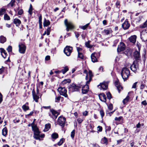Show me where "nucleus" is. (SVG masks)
<instances>
[{"label": "nucleus", "instance_id": "f257e3e1", "mask_svg": "<svg viewBox=\"0 0 147 147\" xmlns=\"http://www.w3.org/2000/svg\"><path fill=\"white\" fill-rule=\"evenodd\" d=\"M32 126V129L34 131V137L36 140H40V138H43L45 137V135L43 134H40V132L39 131L36 125H35L34 121L31 124H29L28 125V127Z\"/></svg>", "mask_w": 147, "mask_h": 147}, {"label": "nucleus", "instance_id": "f03ea898", "mask_svg": "<svg viewBox=\"0 0 147 147\" xmlns=\"http://www.w3.org/2000/svg\"><path fill=\"white\" fill-rule=\"evenodd\" d=\"M121 74L123 79L125 81L129 77L130 74V71L127 68L124 67L121 71Z\"/></svg>", "mask_w": 147, "mask_h": 147}, {"label": "nucleus", "instance_id": "7ed1b4c3", "mask_svg": "<svg viewBox=\"0 0 147 147\" xmlns=\"http://www.w3.org/2000/svg\"><path fill=\"white\" fill-rule=\"evenodd\" d=\"M84 73L86 74L85 79L86 80H88L86 81L87 84H89L92 80V78L93 76V75L92 71L89 70L88 73L87 71L85 69L84 70Z\"/></svg>", "mask_w": 147, "mask_h": 147}, {"label": "nucleus", "instance_id": "20e7f679", "mask_svg": "<svg viewBox=\"0 0 147 147\" xmlns=\"http://www.w3.org/2000/svg\"><path fill=\"white\" fill-rule=\"evenodd\" d=\"M64 24L66 27V30L67 31L74 29L75 26L73 24L70 22H68L67 19L64 20Z\"/></svg>", "mask_w": 147, "mask_h": 147}, {"label": "nucleus", "instance_id": "39448f33", "mask_svg": "<svg viewBox=\"0 0 147 147\" xmlns=\"http://www.w3.org/2000/svg\"><path fill=\"white\" fill-rule=\"evenodd\" d=\"M50 111L51 113H50L49 115L53 119H55L59 114V113L53 109H51Z\"/></svg>", "mask_w": 147, "mask_h": 147}, {"label": "nucleus", "instance_id": "423d86ee", "mask_svg": "<svg viewBox=\"0 0 147 147\" xmlns=\"http://www.w3.org/2000/svg\"><path fill=\"white\" fill-rule=\"evenodd\" d=\"M58 90L60 95L64 96L65 97H67V91L65 88L60 87L58 88Z\"/></svg>", "mask_w": 147, "mask_h": 147}, {"label": "nucleus", "instance_id": "0eeeda50", "mask_svg": "<svg viewBox=\"0 0 147 147\" xmlns=\"http://www.w3.org/2000/svg\"><path fill=\"white\" fill-rule=\"evenodd\" d=\"M65 121L66 118L65 117L60 116L58 119L57 123L63 127L65 125Z\"/></svg>", "mask_w": 147, "mask_h": 147}, {"label": "nucleus", "instance_id": "6e6552de", "mask_svg": "<svg viewBox=\"0 0 147 147\" xmlns=\"http://www.w3.org/2000/svg\"><path fill=\"white\" fill-rule=\"evenodd\" d=\"M81 85H76L75 84H72L69 88L70 90L72 92L78 91L81 88Z\"/></svg>", "mask_w": 147, "mask_h": 147}, {"label": "nucleus", "instance_id": "1a4fd4ad", "mask_svg": "<svg viewBox=\"0 0 147 147\" xmlns=\"http://www.w3.org/2000/svg\"><path fill=\"white\" fill-rule=\"evenodd\" d=\"M19 52L21 54L25 53L26 49V46L22 43H20L18 45Z\"/></svg>", "mask_w": 147, "mask_h": 147}, {"label": "nucleus", "instance_id": "9d476101", "mask_svg": "<svg viewBox=\"0 0 147 147\" xmlns=\"http://www.w3.org/2000/svg\"><path fill=\"white\" fill-rule=\"evenodd\" d=\"M140 37L143 41H147V30H144L141 33Z\"/></svg>", "mask_w": 147, "mask_h": 147}, {"label": "nucleus", "instance_id": "9b49d317", "mask_svg": "<svg viewBox=\"0 0 147 147\" xmlns=\"http://www.w3.org/2000/svg\"><path fill=\"white\" fill-rule=\"evenodd\" d=\"M98 87L101 90H106L108 88V83L106 82H103L102 83H100L99 85L98 86Z\"/></svg>", "mask_w": 147, "mask_h": 147}, {"label": "nucleus", "instance_id": "f8f14e48", "mask_svg": "<svg viewBox=\"0 0 147 147\" xmlns=\"http://www.w3.org/2000/svg\"><path fill=\"white\" fill-rule=\"evenodd\" d=\"M100 56V53H92L91 55V59L92 61L94 63L97 61V60L96 57H98Z\"/></svg>", "mask_w": 147, "mask_h": 147}, {"label": "nucleus", "instance_id": "ddd939ff", "mask_svg": "<svg viewBox=\"0 0 147 147\" xmlns=\"http://www.w3.org/2000/svg\"><path fill=\"white\" fill-rule=\"evenodd\" d=\"M131 70L135 73L137 72L138 70V65L137 63L134 62L130 67Z\"/></svg>", "mask_w": 147, "mask_h": 147}, {"label": "nucleus", "instance_id": "4468645a", "mask_svg": "<svg viewBox=\"0 0 147 147\" xmlns=\"http://www.w3.org/2000/svg\"><path fill=\"white\" fill-rule=\"evenodd\" d=\"M72 47L69 46H66L64 50V52L66 55L69 56L70 55L72 52Z\"/></svg>", "mask_w": 147, "mask_h": 147}, {"label": "nucleus", "instance_id": "2eb2a0df", "mask_svg": "<svg viewBox=\"0 0 147 147\" xmlns=\"http://www.w3.org/2000/svg\"><path fill=\"white\" fill-rule=\"evenodd\" d=\"M125 48V46L124 44L122 42L120 43V44L118 46L117 49V52H120L121 51H124Z\"/></svg>", "mask_w": 147, "mask_h": 147}, {"label": "nucleus", "instance_id": "dca6fc26", "mask_svg": "<svg viewBox=\"0 0 147 147\" xmlns=\"http://www.w3.org/2000/svg\"><path fill=\"white\" fill-rule=\"evenodd\" d=\"M88 84H86L84 86L81 85V87L82 88V92L83 94H85L88 91L89 88Z\"/></svg>", "mask_w": 147, "mask_h": 147}, {"label": "nucleus", "instance_id": "f3484780", "mask_svg": "<svg viewBox=\"0 0 147 147\" xmlns=\"http://www.w3.org/2000/svg\"><path fill=\"white\" fill-rule=\"evenodd\" d=\"M130 24L127 19H126L124 22L122 24V27L123 29L125 30L128 29L130 26Z\"/></svg>", "mask_w": 147, "mask_h": 147}, {"label": "nucleus", "instance_id": "a211bd4d", "mask_svg": "<svg viewBox=\"0 0 147 147\" xmlns=\"http://www.w3.org/2000/svg\"><path fill=\"white\" fill-rule=\"evenodd\" d=\"M32 93L33 99L36 102H38V100L39 98V96L36 94L34 89L32 90Z\"/></svg>", "mask_w": 147, "mask_h": 147}, {"label": "nucleus", "instance_id": "6ab92c4d", "mask_svg": "<svg viewBox=\"0 0 147 147\" xmlns=\"http://www.w3.org/2000/svg\"><path fill=\"white\" fill-rule=\"evenodd\" d=\"M115 85L117 87L119 93L120 92L121 90L122 89V88L120 85V83L118 81V80L117 79L115 82Z\"/></svg>", "mask_w": 147, "mask_h": 147}, {"label": "nucleus", "instance_id": "aec40b11", "mask_svg": "<svg viewBox=\"0 0 147 147\" xmlns=\"http://www.w3.org/2000/svg\"><path fill=\"white\" fill-rule=\"evenodd\" d=\"M99 98L100 100L104 102H106V95L104 93H101L99 95Z\"/></svg>", "mask_w": 147, "mask_h": 147}, {"label": "nucleus", "instance_id": "412c9836", "mask_svg": "<svg viewBox=\"0 0 147 147\" xmlns=\"http://www.w3.org/2000/svg\"><path fill=\"white\" fill-rule=\"evenodd\" d=\"M134 56L136 60H139L140 57V52L137 51H135L134 53Z\"/></svg>", "mask_w": 147, "mask_h": 147}, {"label": "nucleus", "instance_id": "4be33fe9", "mask_svg": "<svg viewBox=\"0 0 147 147\" xmlns=\"http://www.w3.org/2000/svg\"><path fill=\"white\" fill-rule=\"evenodd\" d=\"M136 38V36L135 35L131 36L129 38L130 41L133 43H135Z\"/></svg>", "mask_w": 147, "mask_h": 147}, {"label": "nucleus", "instance_id": "5701e85b", "mask_svg": "<svg viewBox=\"0 0 147 147\" xmlns=\"http://www.w3.org/2000/svg\"><path fill=\"white\" fill-rule=\"evenodd\" d=\"M13 23L15 24L16 26H18L21 23L20 20L18 19H15L13 20Z\"/></svg>", "mask_w": 147, "mask_h": 147}, {"label": "nucleus", "instance_id": "b1692460", "mask_svg": "<svg viewBox=\"0 0 147 147\" xmlns=\"http://www.w3.org/2000/svg\"><path fill=\"white\" fill-rule=\"evenodd\" d=\"M50 22L49 20H46L45 18L44 19L43 22V26L44 27L50 25Z\"/></svg>", "mask_w": 147, "mask_h": 147}, {"label": "nucleus", "instance_id": "393cba45", "mask_svg": "<svg viewBox=\"0 0 147 147\" xmlns=\"http://www.w3.org/2000/svg\"><path fill=\"white\" fill-rule=\"evenodd\" d=\"M7 133V129L6 127H5L2 130V134L4 136H6Z\"/></svg>", "mask_w": 147, "mask_h": 147}, {"label": "nucleus", "instance_id": "a878e982", "mask_svg": "<svg viewBox=\"0 0 147 147\" xmlns=\"http://www.w3.org/2000/svg\"><path fill=\"white\" fill-rule=\"evenodd\" d=\"M101 142L102 144H107L108 143V140L107 138L104 137L101 139Z\"/></svg>", "mask_w": 147, "mask_h": 147}, {"label": "nucleus", "instance_id": "bb28decb", "mask_svg": "<svg viewBox=\"0 0 147 147\" xmlns=\"http://www.w3.org/2000/svg\"><path fill=\"white\" fill-rule=\"evenodd\" d=\"M6 39L5 37L3 36H1L0 37V42L2 43H3L6 42Z\"/></svg>", "mask_w": 147, "mask_h": 147}, {"label": "nucleus", "instance_id": "cd10ccee", "mask_svg": "<svg viewBox=\"0 0 147 147\" xmlns=\"http://www.w3.org/2000/svg\"><path fill=\"white\" fill-rule=\"evenodd\" d=\"M51 127V125L49 123L46 124L45 125V127L44 129L45 131H48L50 128Z\"/></svg>", "mask_w": 147, "mask_h": 147}, {"label": "nucleus", "instance_id": "c85d7f7f", "mask_svg": "<svg viewBox=\"0 0 147 147\" xmlns=\"http://www.w3.org/2000/svg\"><path fill=\"white\" fill-rule=\"evenodd\" d=\"M69 69L67 66H66L64 67L63 69H62L61 70V72H62L63 74L65 73Z\"/></svg>", "mask_w": 147, "mask_h": 147}, {"label": "nucleus", "instance_id": "c756f323", "mask_svg": "<svg viewBox=\"0 0 147 147\" xmlns=\"http://www.w3.org/2000/svg\"><path fill=\"white\" fill-rule=\"evenodd\" d=\"M22 108L24 111H26L28 110L29 109V107L28 106L26 105H23L22 106Z\"/></svg>", "mask_w": 147, "mask_h": 147}, {"label": "nucleus", "instance_id": "7c9ffc66", "mask_svg": "<svg viewBox=\"0 0 147 147\" xmlns=\"http://www.w3.org/2000/svg\"><path fill=\"white\" fill-rule=\"evenodd\" d=\"M90 41L88 40L87 42H86L85 43L86 46L88 48H91L92 47V45H90Z\"/></svg>", "mask_w": 147, "mask_h": 147}, {"label": "nucleus", "instance_id": "2f4dec72", "mask_svg": "<svg viewBox=\"0 0 147 147\" xmlns=\"http://www.w3.org/2000/svg\"><path fill=\"white\" fill-rule=\"evenodd\" d=\"M129 96H127V97L123 99V102L124 104H126L129 100Z\"/></svg>", "mask_w": 147, "mask_h": 147}, {"label": "nucleus", "instance_id": "473e14b6", "mask_svg": "<svg viewBox=\"0 0 147 147\" xmlns=\"http://www.w3.org/2000/svg\"><path fill=\"white\" fill-rule=\"evenodd\" d=\"M51 137L52 138L55 139L58 137V135L57 133H54L52 134Z\"/></svg>", "mask_w": 147, "mask_h": 147}, {"label": "nucleus", "instance_id": "72a5a7b5", "mask_svg": "<svg viewBox=\"0 0 147 147\" xmlns=\"http://www.w3.org/2000/svg\"><path fill=\"white\" fill-rule=\"evenodd\" d=\"M6 10V9L5 8H1L0 9V16L4 14L5 13Z\"/></svg>", "mask_w": 147, "mask_h": 147}, {"label": "nucleus", "instance_id": "f704fd0d", "mask_svg": "<svg viewBox=\"0 0 147 147\" xmlns=\"http://www.w3.org/2000/svg\"><path fill=\"white\" fill-rule=\"evenodd\" d=\"M71 82V80L69 79H65L62 82V83L63 84H65L67 83H70Z\"/></svg>", "mask_w": 147, "mask_h": 147}, {"label": "nucleus", "instance_id": "c9c22d12", "mask_svg": "<svg viewBox=\"0 0 147 147\" xmlns=\"http://www.w3.org/2000/svg\"><path fill=\"white\" fill-rule=\"evenodd\" d=\"M4 19L5 20H10V18L7 13H5L4 15Z\"/></svg>", "mask_w": 147, "mask_h": 147}, {"label": "nucleus", "instance_id": "e433bc0d", "mask_svg": "<svg viewBox=\"0 0 147 147\" xmlns=\"http://www.w3.org/2000/svg\"><path fill=\"white\" fill-rule=\"evenodd\" d=\"M64 141V139L63 138H62L60 140V141L58 142L57 144V145L59 146L63 144Z\"/></svg>", "mask_w": 147, "mask_h": 147}, {"label": "nucleus", "instance_id": "4c0bfd02", "mask_svg": "<svg viewBox=\"0 0 147 147\" xmlns=\"http://www.w3.org/2000/svg\"><path fill=\"white\" fill-rule=\"evenodd\" d=\"M32 7L31 4H30V7L28 11V12L29 13V14L30 15V16H31L32 13Z\"/></svg>", "mask_w": 147, "mask_h": 147}, {"label": "nucleus", "instance_id": "58836bf2", "mask_svg": "<svg viewBox=\"0 0 147 147\" xmlns=\"http://www.w3.org/2000/svg\"><path fill=\"white\" fill-rule=\"evenodd\" d=\"M89 24V23H88V24H86V25H85L84 26H80L79 27L80 28H81L83 30H84L86 29L88 27Z\"/></svg>", "mask_w": 147, "mask_h": 147}, {"label": "nucleus", "instance_id": "ea45409f", "mask_svg": "<svg viewBox=\"0 0 147 147\" xmlns=\"http://www.w3.org/2000/svg\"><path fill=\"white\" fill-rule=\"evenodd\" d=\"M147 26V20L143 23V24L140 26L141 28H145Z\"/></svg>", "mask_w": 147, "mask_h": 147}, {"label": "nucleus", "instance_id": "a19ab883", "mask_svg": "<svg viewBox=\"0 0 147 147\" xmlns=\"http://www.w3.org/2000/svg\"><path fill=\"white\" fill-rule=\"evenodd\" d=\"M15 2V0H11L10 3L8 4V6L10 5L11 7H13L14 5Z\"/></svg>", "mask_w": 147, "mask_h": 147}, {"label": "nucleus", "instance_id": "79ce46f5", "mask_svg": "<svg viewBox=\"0 0 147 147\" xmlns=\"http://www.w3.org/2000/svg\"><path fill=\"white\" fill-rule=\"evenodd\" d=\"M78 57L82 59H83L84 58V56L82 53L80 52H78Z\"/></svg>", "mask_w": 147, "mask_h": 147}, {"label": "nucleus", "instance_id": "37998d69", "mask_svg": "<svg viewBox=\"0 0 147 147\" xmlns=\"http://www.w3.org/2000/svg\"><path fill=\"white\" fill-rule=\"evenodd\" d=\"M75 134V130L74 129L71 131V136L72 139H73L74 138Z\"/></svg>", "mask_w": 147, "mask_h": 147}, {"label": "nucleus", "instance_id": "c03bdc74", "mask_svg": "<svg viewBox=\"0 0 147 147\" xmlns=\"http://www.w3.org/2000/svg\"><path fill=\"white\" fill-rule=\"evenodd\" d=\"M107 98L110 100L112 98L110 92H108L107 94Z\"/></svg>", "mask_w": 147, "mask_h": 147}, {"label": "nucleus", "instance_id": "a18cd8bd", "mask_svg": "<svg viewBox=\"0 0 147 147\" xmlns=\"http://www.w3.org/2000/svg\"><path fill=\"white\" fill-rule=\"evenodd\" d=\"M7 50L8 52H11L12 51V47L11 46H9L7 49Z\"/></svg>", "mask_w": 147, "mask_h": 147}, {"label": "nucleus", "instance_id": "49530a36", "mask_svg": "<svg viewBox=\"0 0 147 147\" xmlns=\"http://www.w3.org/2000/svg\"><path fill=\"white\" fill-rule=\"evenodd\" d=\"M51 27H48L47 29V35H49L50 34V32L51 31Z\"/></svg>", "mask_w": 147, "mask_h": 147}, {"label": "nucleus", "instance_id": "de8ad7c7", "mask_svg": "<svg viewBox=\"0 0 147 147\" xmlns=\"http://www.w3.org/2000/svg\"><path fill=\"white\" fill-rule=\"evenodd\" d=\"M61 97L60 96L56 97L55 99V102H59L60 100Z\"/></svg>", "mask_w": 147, "mask_h": 147}, {"label": "nucleus", "instance_id": "09e8293b", "mask_svg": "<svg viewBox=\"0 0 147 147\" xmlns=\"http://www.w3.org/2000/svg\"><path fill=\"white\" fill-rule=\"evenodd\" d=\"M104 33L106 35H108L110 33V30H104Z\"/></svg>", "mask_w": 147, "mask_h": 147}, {"label": "nucleus", "instance_id": "8fccbe9b", "mask_svg": "<svg viewBox=\"0 0 147 147\" xmlns=\"http://www.w3.org/2000/svg\"><path fill=\"white\" fill-rule=\"evenodd\" d=\"M100 115L101 116V117L102 118L104 115V113L103 110H101L100 111Z\"/></svg>", "mask_w": 147, "mask_h": 147}, {"label": "nucleus", "instance_id": "3c124183", "mask_svg": "<svg viewBox=\"0 0 147 147\" xmlns=\"http://www.w3.org/2000/svg\"><path fill=\"white\" fill-rule=\"evenodd\" d=\"M23 13V11L22 9L19 10L18 12V14L19 15H21Z\"/></svg>", "mask_w": 147, "mask_h": 147}, {"label": "nucleus", "instance_id": "603ef678", "mask_svg": "<svg viewBox=\"0 0 147 147\" xmlns=\"http://www.w3.org/2000/svg\"><path fill=\"white\" fill-rule=\"evenodd\" d=\"M108 108L110 110H112L113 109V106L112 104H111L109 105L108 106Z\"/></svg>", "mask_w": 147, "mask_h": 147}, {"label": "nucleus", "instance_id": "864d4df0", "mask_svg": "<svg viewBox=\"0 0 147 147\" xmlns=\"http://www.w3.org/2000/svg\"><path fill=\"white\" fill-rule=\"evenodd\" d=\"M141 104L143 105L146 106L147 105V102L146 100H144L141 102Z\"/></svg>", "mask_w": 147, "mask_h": 147}, {"label": "nucleus", "instance_id": "5fc2aeb1", "mask_svg": "<svg viewBox=\"0 0 147 147\" xmlns=\"http://www.w3.org/2000/svg\"><path fill=\"white\" fill-rule=\"evenodd\" d=\"M74 33L75 36L76 38H78L80 35V34L78 32H75Z\"/></svg>", "mask_w": 147, "mask_h": 147}, {"label": "nucleus", "instance_id": "6e6d98bb", "mask_svg": "<svg viewBox=\"0 0 147 147\" xmlns=\"http://www.w3.org/2000/svg\"><path fill=\"white\" fill-rule=\"evenodd\" d=\"M77 121L78 123H80L83 120L79 118L77 119Z\"/></svg>", "mask_w": 147, "mask_h": 147}, {"label": "nucleus", "instance_id": "4d7b16f0", "mask_svg": "<svg viewBox=\"0 0 147 147\" xmlns=\"http://www.w3.org/2000/svg\"><path fill=\"white\" fill-rule=\"evenodd\" d=\"M88 112L87 111H86L82 113V114L83 115L86 116L88 115Z\"/></svg>", "mask_w": 147, "mask_h": 147}, {"label": "nucleus", "instance_id": "13d9d810", "mask_svg": "<svg viewBox=\"0 0 147 147\" xmlns=\"http://www.w3.org/2000/svg\"><path fill=\"white\" fill-rule=\"evenodd\" d=\"M121 117H115V120L116 121H119L121 119Z\"/></svg>", "mask_w": 147, "mask_h": 147}, {"label": "nucleus", "instance_id": "bf43d9fd", "mask_svg": "<svg viewBox=\"0 0 147 147\" xmlns=\"http://www.w3.org/2000/svg\"><path fill=\"white\" fill-rule=\"evenodd\" d=\"M137 82H136L135 83H134L133 84V85H132V88H136V84H137Z\"/></svg>", "mask_w": 147, "mask_h": 147}, {"label": "nucleus", "instance_id": "052dcab7", "mask_svg": "<svg viewBox=\"0 0 147 147\" xmlns=\"http://www.w3.org/2000/svg\"><path fill=\"white\" fill-rule=\"evenodd\" d=\"M145 87H146V86L144 84H142L140 86V89H142L145 88Z\"/></svg>", "mask_w": 147, "mask_h": 147}, {"label": "nucleus", "instance_id": "680f3d73", "mask_svg": "<svg viewBox=\"0 0 147 147\" xmlns=\"http://www.w3.org/2000/svg\"><path fill=\"white\" fill-rule=\"evenodd\" d=\"M50 56L49 55H47L45 57V60L46 61H48L50 59Z\"/></svg>", "mask_w": 147, "mask_h": 147}, {"label": "nucleus", "instance_id": "e2e57ef3", "mask_svg": "<svg viewBox=\"0 0 147 147\" xmlns=\"http://www.w3.org/2000/svg\"><path fill=\"white\" fill-rule=\"evenodd\" d=\"M86 98L85 97H83L82 98H81L80 99V101L81 102H83L85 100Z\"/></svg>", "mask_w": 147, "mask_h": 147}, {"label": "nucleus", "instance_id": "0e129e2a", "mask_svg": "<svg viewBox=\"0 0 147 147\" xmlns=\"http://www.w3.org/2000/svg\"><path fill=\"white\" fill-rule=\"evenodd\" d=\"M39 24H41L42 23V16L40 15L39 18Z\"/></svg>", "mask_w": 147, "mask_h": 147}, {"label": "nucleus", "instance_id": "69168bd1", "mask_svg": "<svg viewBox=\"0 0 147 147\" xmlns=\"http://www.w3.org/2000/svg\"><path fill=\"white\" fill-rule=\"evenodd\" d=\"M2 95L1 93H0V104L2 102Z\"/></svg>", "mask_w": 147, "mask_h": 147}, {"label": "nucleus", "instance_id": "338daca9", "mask_svg": "<svg viewBox=\"0 0 147 147\" xmlns=\"http://www.w3.org/2000/svg\"><path fill=\"white\" fill-rule=\"evenodd\" d=\"M99 129H98V130L99 131H102V127L100 126H98L97 127Z\"/></svg>", "mask_w": 147, "mask_h": 147}, {"label": "nucleus", "instance_id": "774afa93", "mask_svg": "<svg viewBox=\"0 0 147 147\" xmlns=\"http://www.w3.org/2000/svg\"><path fill=\"white\" fill-rule=\"evenodd\" d=\"M77 49L78 53L79 52V51H81L82 50V49L81 48L78 47H77Z\"/></svg>", "mask_w": 147, "mask_h": 147}]
</instances>
